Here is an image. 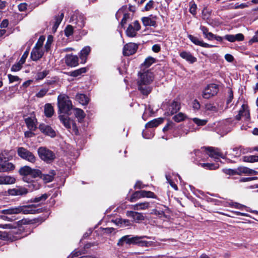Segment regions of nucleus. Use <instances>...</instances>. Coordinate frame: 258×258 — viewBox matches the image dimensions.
I'll use <instances>...</instances> for the list:
<instances>
[{"mask_svg":"<svg viewBox=\"0 0 258 258\" xmlns=\"http://www.w3.org/2000/svg\"><path fill=\"white\" fill-rule=\"evenodd\" d=\"M42 212L38 206L32 204L29 205L19 206L17 207H11L10 208L0 210V213L4 215H13L23 214H35L40 213Z\"/></svg>","mask_w":258,"mask_h":258,"instance_id":"1","label":"nucleus"},{"mask_svg":"<svg viewBox=\"0 0 258 258\" xmlns=\"http://www.w3.org/2000/svg\"><path fill=\"white\" fill-rule=\"evenodd\" d=\"M139 75L138 81V89L143 95H147L152 89L151 84L154 80L153 74L148 71L139 73Z\"/></svg>","mask_w":258,"mask_h":258,"instance_id":"2","label":"nucleus"},{"mask_svg":"<svg viewBox=\"0 0 258 258\" xmlns=\"http://www.w3.org/2000/svg\"><path fill=\"white\" fill-rule=\"evenodd\" d=\"M57 105L60 113L70 115L73 109V104L69 97L64 94H60L57 97Z\"/></svg>","mask_w":258,"mask_h":258,"instance_id":"3","label":"nucleus"},{"mask_svg":"<svg viewBox=\"0 0 258 258\" xmlns=\"http://www.w3.org/2000/svg\"><path fill=\"white\" fill-rule=\"evenodd\" d=\"M238 150L239 149L237 148H233L232 151L236 152L235 154L230 153L228 154V155L238 156L239 155ZM206 153L209 155V157L214 158L216 161H218L219 160H220V158L225 159L226 155L228 154V152L225 154H223L220 151L219 149L212 147L208 148L207 149Z\"/></svg>","mask_w":258,"mask_h":258,"instance_id":"4","label":"nucleus"},{"mask_svg":"<svg viewBox=\"0 0 258 258\" xmlns=\"http://www.w3.org/2000/svg\"><path fill=\"white\" fill-rule=\"evenodd\" d=\"M58 118L61 122L69 132L77 135L79 131L74 119L64 115H59Z\"/></svg>","mask_w":258,"mask_h":258,"instance_id":"5","label":"nucleus"},{"mask_svg":"<svg viewBox=\"0 0 258 258\" xmlns=\"http://www.w3.org/2000/svg\"><path fill=\"white\" fill-rule=\"evenodd\" d=\"M38 154L40 159L47 163L52 162L55 158V154L45 147H39L38 149Z\"/></svg>","mask_w":258,"mask_h":258,"instance_id":"6","label":"nucleus"},{"mask_svg":"<svg viewBox=\"0 0 258 258\" xmlns=\"http://www.w3.org/2000/svg\"><path fill=\"white\" fill-rule=\"evenodd\" d=\"M71 22L76 30H81L85 26L84 16L78 12H75L71 18Z\"/></svg>","mask_w":258,"mask_h":258,"instance_id":"7","label":"nucleus"},{"mask_svg":"<svg viewBox=\"0 0 258 258\" xmlns=\"http://www.w3.org/2000/svg\"><path fill=\"white\" fill-rule=\"evenodd\" d=\"M143 198L156 199L157 197L154 192L150 191L141 190L134 192L130 198L131 202H136Z\"/></svg>","mask_w":258,"mask_h":258,"instance_id":"8","label":"nucleus"},{"mask_svg":"<svg viewBox=\"0 0 258 258\" xmlns=\"http://www.w3.org/2000/svg\"><path fill=\"white\" fill-rule=\"evenodd\" d=\"M17 153L19 157L30 163H34L36 161V157L34 155L24 147H19L17 149Z\"/></svg>","mask_w":258,"mask_h":258,"instance_id":"9","label":"nucleus"},{"mask_svg":"<svg viewBox=\"0 0 258 258\" xmlns=\"http://www.w3.org/2000/svg\"><path fill=\"white\" fill-rule=\"evenodd\" d=\"M218 86L215 84H210L208 85L203 90L202 95L205 99H209L215 95L218 92Z\"/></svg>","mask_w":258,"mask_h":258,"instance_id":"10","label":"nucleus"},{"mask_svg":"<svg viewBox=\"0 0 258 258\" xmlns=\"http://www.w3.org/2000/svg\"><path fill=\"white\" fill-rule=\"evenodd\" d=\"M141 25L138 21L136 20L130 24L125 30L127 37L134 38L137 36L138 31L141 29Z\"/></svg>","mask_w":258,"mask_h":258,"instance_id":"11","label":"nucleus"},{"mask_svg":"<svg viewBox=\"0 0 258 258\" xmlns=\"http://www.w3.org/2000/svg\"><path fill=\"white\" fill-rule=\"evenodd\" d=\"M139 47V44L130 42L125 44L123 48V54L124 56H130L135 54Z\"/></svg>","mask_w":258,"mask_h":258,"instance_id":"12","label":"nucleus"},{"mask_svg":"<svg viewBox=\"0 0 258 258\" xmlns=\"http://www.w3.org/2000/svg\"><path fill=\"white\" fill-rule=\"evenodd\" d=\"M242 117H244V120L246 121H248L250 119V113L248 107L245 104L242 105L238 114L235 116V118L236 120H239Z\"/></svg>","mask_w":258,"mask_h":258,"instance_id":"13","label":"nucleus"},{"mask_svg":"<svg viewBox=\"0 0 258 258\" xmlns=\"http://www.w3.org/2000/svg\"><path fill=\"white\" fill-rule=\"evenodd\" d=\"M8 193L10 195L13 196H23L28 193V189L24 187L18 186L16 188L8 190Z\"/></svg>","mask_w":258,"mask_h":258,"instance_id":"14","label":"nucleus"},{"mask_svg":"<svg viewBox=\"0 0 258 258\" xmlns=\"http://www.w3.org/2000/svg\"><path fill=\"white\" fill-rule=\"evenodd\" d=\"M180 108V103L176 101H173L171 103L167 105L165 114L167 115H171L176 113Z\"/></svg>","mask_w":258,"mask_h":258,"instance_id":"15","label":"nucleus"},{"mask_svg":"<svg viewBox=\"0 0 258 258\" xmlns=\"http://www.w3.org/2000/svg\"><path fill=\"white\" fill-rule=\"evenodd\" d=\"M136 236L131 235H127L121 237L118 241L117 245L119 246H122L124 243L127 244H135L136 243Z\"/></svg>","mask_w":258,"mask_h":258,"instance_id":"16","label":"nucleus"},{"mask_svg":"<svg viewBox=\"0 0 258 258\" xmlns=\"http://www.w3.org/2000/svg\"><path fill=\"white\" fill-rule=\"evenodd\" d=\"M39 128L42 133L51 138H53L56 136L54 130L48 125L43 123L39 125Z\"/></svg>","mask_w":258,"mask_h":258,"instance_id":"17","label":"nucleus"},{"mask_svg":"<svg viewBox=\"0 0 258 258\" xmlns=\"http://www.w3.org/2000/svg\"><path fill=\"white\" fill-rule=\"evenodd\" d=\"M157 17L151 15L148 17H144L142 18L143 24L145 26H156Z\"/></svg>","mask_w":258,"mask_h":258,"instance_id":"18","label":"nucleus"},{"mask_svg":"<svg viewBox=\"0 0 258 258\" xmlns=\"http://www.w3.org/2000/svg\"><path fill=\"white\" fill-rule=\"evenodd\" d=\"M64 59L66 63L68 66L75 67L79 64V58L76 55L67 54Z\"/></svg>","mask_w":258,"mask_h":258,"instance_id":"19","label":"nucleus"},{"mask_svg":"<svg viewBox=\"0 0 258 258\" xmlns=\"http://www.w3.org/2000/svg\"><path fill=\"white\" fill-rule=\"evenodd\" d=\"M126 215L127 217H131L136 223H140L144 221L145 219V216L142 213L135 211H127Z\"/></svg>","mask_w":258,"mask_h":258,"instance_id":"20","label":"nucleus"},{"mask_svg":"<svg viewBox=\"0 0 258 258\" xmlns=\"http://www.w3.org/2000/svg\"><path fill=\"white\" fill-rule=\"evenodd\" d=\"M143 238H147L148 239H150V237L147 236H136V243L135 244L138 245L139 246L142 247H149L152 246V242L151 241H147L145 240H143L142 239Z\"/></svg>","mask_w":258,"mask_h":258,"instance_id":"21","label":"nucleus"},{"mask_svg":"<svg viewBox=\"0 0 258 258\" xmlns=\"http://www.w3.org/2000/svg\"><path fill=\"white\" fill-rule=\"evenodd\" d=\"M23 180L28 182V187L31 191L37 190L39 189L41 186L40 180H32L29 181L27 180V177H24Z\"/></svg>","mask_w":258,"mask_h":258,"instance_id":"22","label":"nucleus"},{"mask_svg":"<svg viewBox=\"0 0 258 258\" xmlns=\"http://www.w3.org/2000/svg\"><path fill=\"white\" fill-rule=\"evenodd\" d=\"M44 54L42 49L34 47L31 52V58L33 61H37L41 58Z\"/></svg>","mask_w":258,"mask_h":258,"instance_id":"23","label":"nucleus"},{"mask_svg":"<svg viewBox=\"0 0 258 258\" xmlns=\"http://www.w3.org/2000/svg\"><path fill=\"white\" fill-rule=\"evenodd\" d=\"M224 38L230 42H234L236 41H241L244 40V36L241 33L236 35L227 34L224 36Z\"/></svg>","mask_w":258,"mask_h":258,"instance_id":"24","label":"nucleus"},{"mask_svg":"<svg viewBox=\"0 0 258 258\" xmlns=\"http://www.w3.org/2000/svg\"><path fill=\"white\" fill-rule=\"evenodd\" d=\"M15 165L11 162H4L0 164V172H9L14 170Z\"/></svg>","mask_w":258,"mask_h":258,"instance_id":"25","label":"nucleus"},{"mask_svg":"<svg viewBox=\"0 0 258 258\" xmlns=\"http://www.w3.org/2000/svg\"><path fill=\"white\" fill-rule=\"evenodd\" d=\"M179 55L190 63H193L197 61L196 57H194L190 52L182 51L180 52Z\"/></svg>","mask_w":258,"mask_h":258,"instance_id":"26","label":"nucleus"},{"mask_svg":"<svg viewBox=\"0 0 258 258\" xmlns=\"http://www.w3.org/2000/svg\"><path fill=\"white\" fill-rule=\"evenodd\" d=\"M91 51V47L89 46H85L80 51L79 56L82 63L86 61L87 56Z\"/></svg>","mask_w":258,"mask_h":258,"instance_id":"27","label":"nucleus"},{"mask_svg":"<svg viewBox=\"0 0 258 258\" xmlns=\"http://www.w3.org/2000/svg\"><path fill=\"white\" fill-rule=\"evenodd\" d=\"M16 179L11 176H0V184H11L15 182Z\"/></svg>","mask_w":258,"mask_h":258,"instance_id":"28","label":"nucleus"},{"mask_svg":"<svg viewBox=\"0 0 258 258\" xmlns=\"http://www.w3.org/2000/svg\"><path fill=\"white\" fill-rule=\"evenodd\" d=\"M236 172L237 175H241L242 174L252 175L255 174L256 173L254 170L246 167H238L236 169Z\"/></svg>","mask_w":258,"mask_h":258,"instance_id":"29","label":"nucleus"},{"mask_svg":"<svg viewBox=\"0 0 258 258\" xmlns=\"http://www.w3.org/2000/svg\"><path fill=\"white\" fill-rule=\"evenodd\" d=\"M64 16L63 13H61L60 15L55 16L54 20L51 21V23L53 24L52 26V30L55 31L58 26L60 24Z\"/></svg>","mask_w":258,"mask_h":258,"instance_id":"30","label":"nucleus"},{"mask_svg":"<svg viewBox=\"0 0 258 258\" xmlns=\"http://www.w3.org/2000/svg\"><path fill=\"white\" fill-rule=\"evenodd\" d=\"M25 121L28 128L30 130L34 131L36 128L35 118L27 117L25 118Z\"/></svg>","mask_w":258,"mask_h":258,"instance_id":"31","label":"nucleus"},{"mask_svg":"<svg viewBox=\"0 0 258 258\" xmlns=\"http://www.w3.org/2000/svg\"><path fill=\"white\" fill-rule=\"evenodd\" d=\"M163 118L159 117L148 122L145 125L146 128L155 127L163 122Z\"/></svg>","mask_w":258,"mask_h":258,"instance_id":"32","label":"nucleus"},{"mask_svg":"<svg viewBox=\"0 0 258 258\" xmlns=\"http://www.w3.org/2000/svg\"><path fill=\"white\" fill-rule=\"evenodd\" d=\"M149 207L150 203L149 202L139 203L132 206V208L136 211L145 210L148 209Z\"/></svg>","mask_w":258,"mask_h":258,"instance_id":"33","label":"nucleus"},{"mask_svg":"<svg viewBox=\"0 0 258 258\" xmlns=\"http://www.w3.org/2000/svg\"><path fill=\"white\" fill-rule=\"evenodd\" d=\"M44 112L47 117H51L54 114V109L50 103H46L44 105Z\"/></svg>","mask_w":258,"mask_h":258,"instance_id":"34","label":"nucleus"},{"mask_svg":"<svg viewBox=\"0 0 258 258\" xmlns=\"http://www.w3.org/2000/svg\"><path fill=\"white\" fill-rule=\"evenodd\" d=\"M76 99L83 105L87 104L89 101V98L84 94H77Z\"/></svg>","mask_w":258,"mask_h":258,"instance_id":"35","label":"nucleus"},{"mask_svg":"<svg viewBox=\"0 0 258 258\" xmlns=\"http://www.w3.org/2000/svg\"><path fill=\"white\" fill-rule=\"evenodd\" d=\"M200 30L202 31L205 38L209 40H212L213 37V34L209 31V29L204 26H201Z\"/></svg>","mask_w":258,"mask_h":258,"instance_id":"36","label":"nucleus"},{"mask_svg":"<svg viewBox=\"0 0 258 258\" xmlns=\"http://www.w3.org/2000/svg\"><path fill=\"white\" fill-rule=\"evenodd\" d=\"M55 175V171L53 170H51L48 174L42 175L41 178L42 177L44 180L48 182L52 181Z\"/></svg>","mask_w":258,"mask_h":258,"instance_id":"37","label":"nucleus"},{"mask_svg":"<svg viewBox=\"0 0 258 258\" xmlns=\"http://www.w3.org/2000/svg\"><path fill=\"white\" fill-rule=\"evenodd\" d=\"M205 108L206 111H209L212 113H216L218 111V107L211 103L205 104Z\"/></svg>","mask_w":258,"mask_h":258,"instance_id":"38","label":"nucleus"},{"mask_svg":"<svg viewBox=\"0 0 258 258\" xmlns=\"http://www.w3.org/2000/svg\"><path fill=\"white\" fill-rule=\"evenodd\" d=\"M32 171V168L28 166H24L20 168L19 173L21 175H30V173Z\"/></svg>","mask_w":258,"mask_h":258,"instance_id":"39","label":"nucleus"},{"mask_svg":"<svg viewBox=\"0 0 258 258\" xmlns=\"http://www.w3.org/2000/svg\"><path fill=\"white\" fill-rule=\"evenodd\" d=\"M75 115L78 118L79 121L82 120L85 116V114L83 110L79 108H75Z\"/></svg>","mask_w":258,"mask_h":258,"instance_id":"40","label":"nucleus"},{"mask_svg":"<svg viewBox=\"0 0 258 258\" xmlns=\"http://www.w3.org/2000/svg\"><path fill=\"white\" fill-rule=\"evenodd\" d=\"M49 197V195L47 194H44L41 196L35 197V198L32 199L31 201L34 203H43Z\"/></svg>","mask_w":258,"mask_h":258,"instance_id":"41","label":"nucleus"},{"mask_svg":"<svg viewBox=\"0 0 258 258\" xmlns=\"http://www.w3.org/2000/svg\"><path fill=\"white\" fill-rule=\"evenodd\" d=\"M242 160L244 162L253 163L258 162V156L250 155L245 156L242 157Z\"/></svg>","mask_w":258,"mask_h":258,"instance_id":"42","label":"nucleus"},{"mask_svg":"<svg viewBox=\"0 0 258 258\" xmlns=\"http://www.w3.org/2000/svg\"><path fill=\"white\" fill-rule=\"evenodd\" d=\"M114 222L117 225H124L125 226H128L130 225V221L127 219H122L121 218H117Z\"/></svg>","mask_w":258,"mask_h":258,"instance_id":"43","label":"nucleus"},{"mask_svg":"<svg viewBox=\"0 0 258 258\" xmlns=\"http://www.w3.org/2000/svg\"><path fill=\"white\" fill-rule=\"evenodd\" d=\"M49 71L44 70L42 72H38L37 73L35 78L37 80H41L43 79L48 74Z\"/></svg>","mask_w":258,"mask_h":258,"instance_id":"44","label":"nucleus"},{"mask_svg":"<svg viewBox=\"0 0 258 258\" xmlns=\"http://www.w3.org/2000/svg\"><path fill=\"white\" fill-rule=\"evenodd\" d=\"M185 118H186V115L184 114H183L181 112H179L177 114L174 115L173 117V119L175 121H176L177 122H179L184 120L185 119Z\"/></svg>","mask_w":258,"mask_h":258,"instance_id":"45","label":"nucleus"},{"mask_svg":"<svg viewBox=\"0 0 258 258\" xmlns=\"http://www.w3.org/2000/svg\"><path fill=\"white\" fill-rule=\"evenodd\" d=\"M131 20L130 14L128 13L123 14V17L120 22V25L122 28H124V25L127 22Z\"/></svg>","mask_w":258,"mask_h":258,"instance_id":"46","label":"nucleus"},{"mask_svg":"<svg viewBox=\"0 0 258 258\" xmlns=\"http://www.w3.org/2000/svg\"><path fill=\"white\" fill-rule=\"evenodd\" d=\"M131 20L130 14L128 13L123 14V17L120 22V25L122 28H124V25L127 22Z\"/></svg>","mask_w":258,"mask_h":258,"instance_id":"47","label":"nucleus"},{"mask_svg":"<svg viewBox=\"0 0 258 258\" xmlns=\"http://www.w3.org/2000/svg\"><path fill=\"white\" fill-rule=\"evenodd\" d=\"M131 20L130 14L128 13L123 14V17L120 22V25L122 28H124V25L127 22Z\"/></svg>","mask_w":258,"mask_h":258,"instance_id":"48","label":"nucleus"},{"mask_svg":"<svg viewBox=\"0 0 258 258\" xmlns=\"http://www.w3.org/2000/svg\"><path fill=\"white\" fill-rule=\"evenodd\" d=\"M155 61V59L152 57H148L142 63L143 66H144L146 68L149 67Z\"/></svg>","mask_w":258,"mask_h":258,"instance_id":"49","label":"nucleus"},{"mask_svg":"<svg viewBox=\"0 0 258 258\" xmlns=\"http://www.w3.org/2000/svg\"><path fill=\"white\" fill-rule=\"evenodd\" d=\"M165 176H166V179L167 180V182L170 184L171 186L173 188H174L175 190H178V187H177V185L175 184L172 181V177H171V176L170 174L169 173H166Z\"/></svg>","mask_w":258,"mask_h":258,"instance_id":"50","label":"nucleus"},{"mask_svg":"<svg viewBox=\"0 0 258 258\" xmlns=\"http://www.w3.org/2000/svg\"><path fill=\"white\" fill-rule=\"evenodd\" d=\"M53 40V36L51 35H49L47 37L46 42L45 44V49L46 51H48L50 49Z\"/></svg>","mask_w":258,"mask_h":258,"instance_id":"51","label":"nucleus"},{"mask_svg":"<svg viewBox=\"0 0 258 258\" xmlns=\"http://www.w3.org/2000/svg\"><path fill=\"white\" fill-rule=\"evenodd\" d=\"M192 120L198 126H203L205 125L208 121L206 119H201L196 117L193 118Z\"/></svg>","mask_w":258,"mask_h":258,"instance_id":"52","label":"nucleus"},{"mask_svg":"<svg viewBox=\"0 0 258 258\" xmlns=\"http://www.w3.org/2000/svg\"><path fill=\"white\" fill-rule=\"evenodd\" d=\"M30 175L33 177L36 178L38 177H42V173L40 170L36 169H32L31 173H30Z\"/></svg>","mask_w":258,"mask_h":258,"instance_id":"53","label":"nucleus"},{"mask_svg":"<svg viewBox=\"0 0 258 258\" xmlns=\"http://www.w3.org/2000/svg\"><path fill=\"white\" fill-rule=\"evenodd\" d=\"M9 152L8 150H4L0 152V163L4 160H9V158L8 157Z\"/></svg>","mask_w":258,"mask_h":258,"instance_id":"54","label":"nucleus"},{"mask_svg":"<svg viewBox=\"0 0 258 258\" xmlns=\"http://www.w3.org/2000/svg\"><path fill=\"white\" fill-rule=\"evenodd\" d=\"M73 26L68 25L64 30V34L67 37H69L73 34Z\"/></svg>","mask_w":258,"mask_h":258,"instance_id":"55","label":"nucleus"},{"mask_svg":"<svg viewBox=\"0 0 258 258\" xmlns=\"http://www.w3.org/2000/svg\"><path fill=\"white\" fill-rule=\"evenodd\" d=\"M201 165L203 168L209 169H215L219 167V165H215L212 163H202Z\"/></svg>","mask_w":258,"mask_h":258,"instance_id":"56","label":"nucleus"},{"mask_svg":"<svg viewBox=\"0 0 258 258\" xmlns=\"http://www.w3.org/2000/svg\"><path fill=\"white\" fill-rule=\"evenodd\" d=\"M23 64V63H21V62L19 61L17 63L12 66L11 69V71L18 72L20 71L22 69Z\"/></svg>","mask_w":258,"mask_h":258,"instance_id":"57","label":"nucleus"},{"mask_svg":"<svg viewBox=\"0 0 258 258\" xmlns=\"http://www.w3.org/2000/svg\"><path fill=\"white\" fill-rule=\"evenodd\" d=\"M188 38L195 45H199V46L200 45L202 40H200L198 37H195V36H192V35H188Z\"/></svg>","mask_w":258,"mask_h":258,"instance_id":"58","label":"nucleus"},{"mask_svg":"<svg viewBox=\"0 0 258 258\" xmlns=\"http://www.w3.org/2000/svg\"><path fill=\"white\" fill-rule=\"evenodd\" d=\"M142 135L144 138L150 139L152 138L154 136V133L152 131H145L142 133Z\"/></svg>","mask_w":258,"mask_h":258,"instance_id":"59","label":"nucleus"},{"mask_svg":"<svg viewBox=\"0 0 258 258\" xmlns=\"http://www.w3.org/2000/svg\"><path fill=\"white\" fill-rule=\"evenodd\" d=\"M45 41V37L43 36H41L39 37L38 39V40L36 44H35L34 47L42 49V46L44 43V41Z\"/></svg>","mask_w":258,"mask_h":258,"instance_id":"60","label":"nucleus"},{"mask_svg":"<svg viewBox=\"0 0 258 258\" xmlns=\"http://www.w3.org/2000/svg\"><path fill=\"white\" fill-rule=\"evenodd\" d=\"M0 218L5 221H13L16 218L14 216H9V215H0Z\"/></svg>","mask_w":258,"mask_h":258,"instance_id":"61","label":"nucleus"},{"mask_svg":"<svg viewBox=\"0 0 258 258\" xmlns=\"http://www.w3.org/2000/svg\"><path fill=\"white\" fill-rule=\"evenodd\" d=\"M48 91V89L43 88L41 89L36 94V96L38 98H42L44 97Z\"/></svg>","mask_w":258,"mask_h":258,"instance_id":"62","label":"nucleus"},{"mask_svg":"<svg viewBox=\"0 0 258 258\" xmlns=\"http://www.w3.org/2000/svg\"><path fill=\"white\" fill-rule=\"evenodd\" d=\"M8 77L10 83H14L15 82H18L20 80V78L18 76H13L11 74H8Z\"/></svg>","mask_w":258,"mask_h":258,"instance_id":"63","label":"nucleus"},{"mask_svg":"<svg viewBox=\"0 0 258 258\" xmlns=\"http://www.w3.org/2000/svg\"><path fill=\"white\" fill-rule=\"evenodd\" d=\"M192 107L194 110L197 111L199 110L201 107L200 102L197 100L195 99L192 102Z\"/></svg>","mask_w":258,"mask_h":258,"instance_id":"64","label":"nucleus"}]
</instances>
